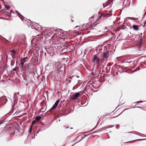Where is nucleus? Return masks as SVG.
Wrapping results in <instances>:
<instances>
[{
  "instance_id": "obj_25",
  "label": "nucleus",
  "mask_w": 146,
  "mask_h": 146,
  "mask_svg": "<svg viewBox=\"0 0 146 146\" xmlns=\"http://www.w3.org/2000/svg\"><path fill=\"white\" fill-rule=\"evenodd\" d=\"M76 76V79H75V80H77V78H79V76Z\"/></svg>"
},
{
  "instance_id": "obj_1",
  "label": "nucleus",
  "mask_w": 146,
  "mask_h": 146,
  "mask_svg": "<svg viewBox=\"0 0 146 146\" xmlns=\"http://www.w3.org/2000/svg\"><path fill=\"white\" fill-rule=\"evenodd\" d=\"M31 27L33 29H35L38 31L42 32L44 31V28H42V26H40L39 24L35 23H31L30 24Z\"/></svg>"
},
{
  "instance_id": "obj_9",
  "label": "nucleus",
  "mask_w": 146,
  "mask_h": 146,
  "mask_svg": "<svg viewBox=\"0 0 146 146\" xmlns=\"http://www.w3.org/2000/svg\"><path fill=\"white\" fill-rule=\"evenodd\" d=\"M131 28H133L134 30L135 31H137L138 30V26L136 25H133L130 27V29H131Z\"/></svg>"
},
{
  "instance_id": "obj_35",
  "label": "nucleus",
  "mask_w": 146,
  "mask_h": 146,
  "mask_svg": "<svg viewBox=\"0 0 146 146\" xmlns=\"http://www.w3.org/2000/svg\"><path fill=\"white\" fill-rule=\"evenodd\" d=\"M105 95L106 96L107 95V93H105Z\"/></svg>"
},
{
  "instance_id": "obj_39",
  "label": "nucleus",
  "mask_w": 146,
  "mask_h": 146,
  "mask_svg": "<svg viewBox=\"0 0 146 146\" xmlns=\"http://www.w3.org/2000/svg\"><path fill=\"white\" fill-rule=\"evenodd\" d=\"M110 127H113V126H111L110 125Z\"/></svg>"
},
{
  "instance_id": "obj_12",
  "label": "nucleus",
  "mask_w": 146,
  "mask_h": 146,
  "mask_svg": "<svg viewBox=\"0 0 146 146\" xmlns=\"http://www.w3.org/2000/svg\"><path fill=\"white\" fill-rule=\"evenodd\" d=\"M76 139L77 140H78V141H80L82 140V137L81 136H79L76 138Z\"/></svg>"
},
{
  "instance_id": "obj_37",
  "label": "nucleus",
  "mask_w": 146,
  "mask_h": 146,
  "mask_svg": "<svg viewBox=\"0 0 146 146\" xmlns=\"http://www.w3.org/2000/svg\"><path fill=\"white\" fill-rule=\"evenodd\" d=\"M136 108H140V107L139 106H137V107H136Z\"/></svg>"
},
{
  "instance_id": "obj_11",
  "label": "nucleus",
  "mask_w": 146,
  "mask_h": 146,
  "mask_svg": "<svg viewBox=\"0 0 146 146\" xmlns=\"http://www.w3.org/2000/svg\"><path fill=\"white\" fill-rule=\"evenodd\" d=\"M16 13L17 14V15L18 16L20 17V18L22 20H23V19L22 18V17L23 16L21 15L20 14V13H19L17 11H16Z\"/></svg>"
},
{
  "instance_id": "obj_44",
  "label": "nucleus",
  "mask_w": 146,
  "mask_h": 146,
  "mask_svg": "<svg viewBox=\"0 0 146 146\" xmlns=\"http://www.w3.org/2000/svg\"><path fill=\"white\" fill-rule=\"evenodd\" d=\"M128 133H131V132H128Z\"/></svg>"
},
{
  "instance_id": "obj_21",
  "label": "nucleus",
  "mask_w": 146,
  "mask_h": 146,
  "mask_svg": "<svg viewBox=\"0 0 146 146\" xmlns=\"http://www.w3.org/2000/svg\"><path fill=\"white\" fill-rule=\"evenodd\" d=\"M141 43H139V46H138V49H139L141 46Z\"/></svg>"
},
{
  "instance_id": "obj_20",
  "label": "nucleus",
  "mask_w": 146,
  "mask_h": 146,
  "mask_svg": "<svg viewBox=\"0 0 146 146\" xmlns=\"http://www.w3.org/2000/svg\"><path fill=\"white\" fill-rule=\"evenodd\" d=\"M99 60H100V58H97L96 60V63H98V62Z\"/></svg>"
},
{
  "instance_id": "obj_47",
  "label": "nucleus",
  "mask_w": 146,
  "mask_h": 146,
  "mask_svg": "<svg viewBox=\"0 0 146 146\" xmlns=\"http://www.w3.org/2000/svg\"><path fill=\"white\" fill-rule=\"evenodd\" d=\"M72 129V128H71V129Z\"/></svg>"
},
{
  "instance_id": "obj_22",
  "label": "nucleus",
  "mask_w": 146,
  "mask_h": 146,
  "mask_svg": "<svg viewBox=\"0 0 146 146\" xmlns=\"http://www.w3.org/2000/svg\"><path fill=\"white\" fill-rule=\"evenodd\" d=\"M93 131V130H92V131H87V132H84V133H89L91 131Z\"/></svg>"
},
{
  "instance_id": "obj_17",
  "label": "nucleus",
  "mask_w": 146,
  "mask_h": 146,
  "mask_svg": "<svg viewBox=\"0 0 146 146\" xmlns=\"http://www.w3.org/2000/svg\"><path fill=\"white\" fill-rule=\"evenodd\" d=\"M19 67L17 66L15 68H13V70L14 71H16L18 69Z\"/></svg>"
},
{
  "instance_id": "obj_14",
  "label": "nucleus",
  "mask_w": 146,
  "mask_h": 146,
  "mask_svg": "<svg viewBox=\"0 0 146 146\" xmlns=\"http://www.w3.org/2000/svg\"><path fill=\"white\" fill-rule=\"evenodd\" d=\"M41 119V117L40 116H37L36 117L35 119L37 121H39Z\"/></svg>"
},
{
  "instance_id": "obj_24",
  "label": "nucleus",
  "mask_w": 146,
  "mask_h": 146,
  "mask_svg": "<svg viewBox=\"0 0 146 146\" xmlns=\"http://www.w3.org/2000/svg\"><path fill=\"white\" fill-rule=\"evenodd\" d=\"M31 127H32V126L31 127L30 129V130L29 131V133H31V130H32V129H31Z\"/></svg>"
},
{
  "instance_id": "obj_29",
  "label": "nucleus",
  "mask_w": 146,
  "mask_h": 146,
  "mask_svg": "<svg viewBox=\"0 0 146 146\" xmlns=\"http://www.w3.org/2000/svg\"><path fill=\"white\" fill-rule=\"evenodd\" d=\"M143 102V101H138V102H137L136 103H139V102L141 103V102Z\"/></svg>"
},
{
  "instance_id": "obj_36",
  "label": "nucleus",
  "mask_w": 146,
  "mask_h": 146,
  "mask_svg": "<svg viewBox=\"0 0 146 146\" xmlns=\"http://www.w3.org/2000/svg\"><path fill=\"white\" fill-rule=\"evenodd\" d=\"M130 108H128L125 109V110H128V109H130Z\"/></svg>"
},
{
  "instance_id": "obj_28",
  "label": "nucleus",
  "mask_w": 146,
  "mask_h": 146,
  "mask_svg": "<svg viewBox=\"0 0 146 146\" xmlns=\"http://www.w3.org/2000/svg\"><path fill=\"white\" fill-rule=\"evenodd\" d=\"M91 75H95L94 74V72H92V74H91Z\"/></svg>"
},
{
  "instance_id": "obj_30",
  "label": "nucleus",
  "mask_w": 146,
  "mask_h": 146,
  "mask_svg": "<svg viewBox=\"0 0 146 146\" xmlns=\"http://www.w3.org/2000/svg\"><path fill=\"white\" fill-rule=\"evenodd\" d=\"M130 18L131 19H133L134 20H135V19L133 18Z\"/></svg>"
},
{
  "instance_id": "obj_16",
  "label": "nucleus",
  "mask_w": 146,
  "mask_h": 146,
  "mask_svg": "<svg viewBox=\"0 0 146 146\" xmlns=\"http://www.w3.org/2000/svg\"><path fill=\"white\" fill-rule=\"evenodd\" d=\"M108 3H104L103 4V7L104 8L105 7L107 6L108 5Z\"/></svg>"
},
{
  "instance_id": "obj_42",
  "label": "nucleus",
  "mask_w": 146,
  "mask_h": 146,
  "mask_svg": "<svg viewBox=\"0 0 146 146\" xmlns=\"http://www.w3.org/2000/svg\"><path fill=\"white\" fill-rule=\"evenodd\" d=\"M111 2L110 1V4H111Z\"/></svg>"
},
{
  "instance_id": "obj_6",
  "label": "nucleus",
  "mask_w": 146,
  "mask_h": 146,
  "mask_svg": "<svg viewBox=\"0 0 146 146\" xmlns=\"http://www.w3.org/2000/svg\"><path fill=\"white\" fill-rule=\"evenodd\" d=\"M109 53H104L103 55V57L102 58V60H107V59L109 56Z\"/></svg>"
},
{
  "instance_id": "obj_10",
  "label": "nucleus",
  "mask_w": 146,
  "mask_h": 146,
  "mask_svg": "<svg viewBox=\"0 0 146 146\" xmlns=\"http://www.w3.org/2000/svg\"><path fill=\"white\" fill-rule=\"evenodd\" d=\"M76 79V76H72L70 77H69L68 78V80L69 81H70V82H71V80L73 79L74 80H75Z\"/></svg>"
},
{
  "instance_id": "obj_27",
  "label": "nucleus",
  "mask_w": 146,
  "mask_h": 146,
  "mask_svg": "<svg viewBox=\"0 0 146 146\" xmlns=\"http://www.w3.org/2000/svg\"><path fill=\"white\" fill-rule=\"evenodd\" d=\"M23 62H21V64H22L23 65V64H24V62H25L24 61V60H23Z\"/></svg>"
},
{
  "instance_id": "obj_31",
  "label": "nucleus",
  "mask_w": 146,
  "mask_h": 146,
  "mask_svg": "<svg viewBox=\"0 0 146 146\" xmlns=\"http://www.w3.org/2000/svg\"><path fill=\"white\" fill-rule=\"evenodd\" d=\"M123 29H124V28H125V26H123Z\"/></svg>"
},
{
  "instance_id": "obj_45",
  "label": "nucleus",
  "mask_w": 146,
  "mask_h": 146,
  "mask_svg": "<svg viewBox=\"0 0 146 146\" xmlns=\"http://www.w3.org/2000/svg\"><path fill=\"white\" fill-rule=\"evenodd\" d=\"M71 21H73L72 19H71Z\"/></svg>"
},
{
  "instance_id": "obj_38",
  "label": "nucleus",
  "mask_w": 146,
  "mask_h": 146,
  "mask_svg": "<svg viewBox=\"0 0 146 146\" xmlns=\"http://www.w3.org/2000/svg\"><path fill=\"white\" fill-rule=\"evenodd\" d=\"M100 17L99 18V19H100ZM98 20H99V19H98L99 18H98Z\"/></svg>"
},
{
  "instance_id": "obj_7",
  "label": "nucleus",
  "mask_w": 146,
  "mask_h": 146,
  "mask_svg": "<svg viewBox=\"0 0 146 146\" xmlns=\"http://www.w3.org/2000/svg\"><path fill=\"white\" fill-rule=\"evenodd\" d=\"M65 65L64 64L63 65H62L60 63H58V69H60L62 68V70H64L65 67Z\"/></svg>"
},
{
  "instance_id": "obj_13",
  "label": "nucleus",
  "mask_w": 146,
  "mask_h": 146,
  "mask_svg": "<svg viewBox=\"0 0 146 146\" xmlns=\"http://www.w3.org/2000/svg\"><path fill=\"white\" fill-rule=\"evenodd\" d=\"M97 58V56L96 55H94V56L93 57V59L92 61L93 62L96 63V59Z\"/></svg>"
},
{
  "instance_id": "obj_26",
  "label": "nucleus",
  "mask_w": 146,
  "mask_h": 146,
  "mask_svg": "<svg viewBox=\"0 0 146 146\" xmlns=\"http://www.w3.org/2000/svg\"><path fill=\"white\" fill-rule=\"evenodd\" d=\"M143 40V39L142 38H141L140 39V41L141 42H140L139 43H141V42H142V41Z\"/></svg>"
},
{
  "instance_id": "obj_40",
  "label": "nucleus",
  "mask_w": 146,
  "mask_h": 146,
  "mask_svg": "<svg viewBox=\"0 0 146 146\" xmlns=\"http://www.w3.org/2000/svg\"><path fill=\"white\" fill-rule=\"evenodd\" d=\"M67 113H68V112H67L66 113V114H67Z\"/></svg>"
},
{
  "instance_id": "obj_8",
  "label": "nucleus",
  "mask_w": 146,
  "mask_h": 146,
  "mask_svg": "<svg viewBox=\"0 0 146 146\" xmlns=\"http://www.w3.org/2000/svg\"><path fill=\"white\" fill-rule=\"evenodd\" d=\"M60 101V100H57L56 102H55V104H54L53 106L51 108V109L52 110H53L57 106L59 102Z\"/></svg>"
},
{
  "instance_id": "obj_5",
  "label": "nucleus",
  "mask_w": 146,
  "mask_h": 146,
  "mask_svg": "<svg viewBox=\"0 0 146 146\" xmlns=\"http://www.w3.org/2000/svg\"><path fill=\"white\" fill-rule=\"evenodd\" d=\"M9 54L12 56V58L14 59L16 56V52L15 50H10Z\"/></svg>"
},
{
  "instance_id": "obj_15",
  "label": "nucleus",
  "mask_w": 146,
  "mask_h": 146,
  "mask_svg": "<svg viewBox=\"0 0 146 146\" xmlns=\"http://www.w3.org/2000/svg\"><path fill=\"white\" fill-rule=\"evenodd\" d=\"M140 70V68L139 67H138L137 68H136L135 70H133V72H135L138 70Z\"/></svg>"
},
{
  "instance_id": "obj_32",
  "label": "nucleus",
  "mask_w": 146,
  "mask_h": 146,
  "mask_svg": "<svg viewBox=\"0 0 146 146\" xmlns=\"http://www.w3.org/2000/svg\"><path fill=\"white\" fill-rule=\"evenodd\" d=\"M80 80H78V83H80Z\"/></svg>"
},
{
  "instance_id": "obj_3",
  "label": "nucleus",
  "mask_w": 146,
  "mask_h": 146,
  "mask_svg": "<svg viewBox=\"0 0 146 146\" xmlns=\"http://www.w3.org/2000/svg\"><path fill=\"white\" fill-rule=\"evenodd\" d=\"M54 35L56 36H58L59 35L62 36V31L59 29H56L54 31Z\"/></svg>"
},
{
  "instance_id": "obj_46",
  "label": "nucleus",
  "mask_w": 146,
  "mask_h": 146,
  "mask_svg": "<svg viewBox=\"0 0 146 146\" xmlns=\"http://www.w3.org/2000/svg\"><path fill=\"white\" fill-rule=\"evenodd\" d=\"M15 94L16 95V94H14V96L15 95Z\"/></svg>"
},
{
  "instance_id": "obj_33",
  "label": "nucleus",
  "mask_w": 146,
  "mask_h": 146,
  "mask_svg": "<svg viewBox=\"0 0 146 146\" xmlns=\"http://www.w3.org/2000/svg\"><path fill=\"white\" fill-rule=\"evenodd\" d=\"M27 58V57H25V58H24L23 60H24V59H26Z\"/></svg>"
},
{
  "instance_id": "obj_18",
  "label": "nucleus",
  "mask_w": 146,
  "mask_h": 146,
  "mask_svg": "<svg viewBox=\"0 0 146 146\" xmlns=\"http://www.w3.org/2000/svg\"><path fill=\"white\" fill-rule=\"evenodd\" d=\"M38 57L37 56L35 57V58H34L33 59H35V62H38Z\"/></svg>"
},
{
  "instance_id": "obj_19",
  "label": "nucleus",
  "mask_w": 146,
  "mask_h": 146,
  "mask_svg": "<svg viewBox=\"0 0 146 146\" xmlns=\"http://www.w3.org/2000/svg\"><path fill=\"white\" fill-rule=\"evenodd\" d=\"M5 8H6L7 9H9L10 8V7L9 6H7V5H5Z\"/></svg>"
},
{
  "instance_id": "obj_23",
  "label": "nucleus",
  "mask_w": 146,
  "mask_h": 146,
  "mask_svg": "<svg viewBox=\"0 0 146 146\" xmlns=\"http://www.w3.org/2000/svg\"><path fill=\"white\" fill-rule=\"evenodd\" d=\"M116 127L117 129H118L119 128V125H117L116 126Z\"/></svg>"
},
{
  "instance_id": "obj_41",
  "label": "nucleus",
  "mask_w": 146,
  "mask_h": 146,
  "mask_svg": "<svg viewBox=\"0 0 146 146\" xmlns=\"http://www.w3.org/2000/svg\"><path fill=\"white\" fill-rule=\"evenodd\" d=\"M68 128V127H67L66 128Z\"/></svg>"
},
{
  "instance_id": "obj_43",
  "label": "nucleus",
  "mask_w": 146,
  "mask_h": 146,
  "mask_svg": "<svg viewBox=\"0 0 146 146\" xmlns=\"http://www.w3.org/2000/svg\"><path fill=\"white\" fill-rule=\"evenodd\" d=\"M11 13H13V12H12V11H11Z\"/></svg>"
},
{
  "instance_id": "obj_48",
  "label": "nucleus",
  "mask_w": 146,
  "mask_h": 146,
  "mask_svg": "<svg viewBox=\"0 0 146 146\" xmlns=\"http://www.w3.org/2000/svg\"><path fill=\"white\" fill-rule=\"evenodd\" d=\"M135 107H133V108H134Z\"/></svg>"
},
{
  "instance_id": "obj_4",
  "label": "nucleus",
  "mask_w": 146,
  "mask_h": 146,
  "mask_svg": "<svg viewBox=\"0 0 146 146\" xmlns=\"http://www.w3.org/2000/svg\"><path fill=\"white\" fill-rule=\"evenodd\" d=\"M53 33V32L51 30H48L45 33L44 35H46V37L47 38V37L52 36Z\"/></svg>"
},
{
  "instance_id": "obj_2",
  "label": "nucleus",
  "mask_w": 146,
  "mask_h": 146,
  "mask_svg": "<svg viewBox=\"0 0 146 146\" xmlns=\"http://www.w3.org/2000/svg\"><path fill=\"white\" fill-rule=\"evenodd\" d=\"M80 95V94L79 92L76 93L71 96L70 99L72 100L77 99Z\"/></svg>"
},
{
  "instance_id": "obj_34",
  "label": "nucleus",
  "mask_w": 146,
  "mask_h": 146,
  "mask_svg": "<svg viewBox=\"0 0 146 146\" xmlns=\"http://www.w3.org/2000/svg\"><path fill=\"white\" fill-rule=\"evenodd\" d=\"M146 140V139H139L140 140Z\"/></svg>"
}]
</instances>
